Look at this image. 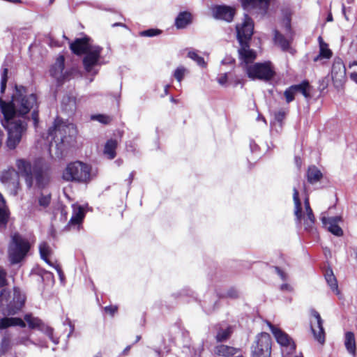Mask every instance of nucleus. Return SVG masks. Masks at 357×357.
<instances>
[{
    "instance_id": "1",
    "label": "nucleus",
    "mask_w": 357,
    "mask_h": 357,
    "mask_svg": "<svg viewBox=\"0 0 357 357\" xmlns=\"http://www.w3.org/2000/svg\"><path fill=\"white\" fill-rule=\"evenodd\" d=\"M236 38L240 47L238 50V58L245 64V68L257 58V52L250 49V41L254 33V21L248 14L243 16V22L236 25Z\"/></svg>"
},
{
    "instance_id": "2",
    "label": "nucleus",
    "mask_w": 357,
    "mask_h": 357,
    "mask_svg": "<svg viewBox=\"0 0 357 357\" xmlns=\"http://www.w3.org/2000/svg\"><path fill=\"white\" fill-rule=\"evenodd\" d=\"M2 112L4 116L3 126L8 130L6 144L10 149H14L20 142L22 133L26 130L27 124L20 119H16L17 110L13 100L10 103L2 107Z\"/></svg>"
},
{
    "instance_id": "3",
    "label": "nucleus",
    "mask_w": 357,
    "mask_h": 357,
    "mask_svg": "<svg viewBox=\"0 0 357 357\" xmlns=\"http://www.w3.org/2000/svg\"><path fill=\"white\" fill-rule=\"evenodd\" d=\"M13 100L17 107V112L22 115L27 114L31 109V119L35 128L38 126L39 123V102L38 96L36 93L27 95V89L22 85H15V92L13 96Z\"/></svg>"
},
{
    "instance_id": "4",
    "label": "nucleus",
    "mask_w": 357,
    "mask_h": 357,
    "mask_svg": "<svg viewBox=\"0 0 357 357\" xmlns=\"http://www.w3.org/2000/svg\"><path fill=\"white\" fill-rule=\"evenodd\" d=\"M92 167L84 162L76 160L69 162L62 172V179L66 182L88 184L92 180Z\"/></svg>"
},
{
    "instance_id": "5",
    "label": "nucleus",
    "mask_w": 357,
    "mask_h": 357,
    "mask_svg": "<svg viewBox=\"0 0 357 357\" xmlns=\"http://www.w3.org/2000/svg\"><path fill=\"white\" fill-rule=\"evenodd\" d=\"M31 250L29 241L20 233H14L10 238L8 248V257L11 264L20 263Z\"/></svg>"
},
{
    "instance_id": "6",
    "label": "nucleus",
    "mask_w": 357,
    "mask_h": 357,
    "mask_svg": "<svg viewBox=\"0 0 357 357\" xmlns=\"http://www.w3.org/2000/svg\"><path fill=\"white\" fill-rule=\"evenodd\" d=\"M25 297L18 291H15L12 300L10 292L3 289L0 294V312L3 315L17 314L24 305Z\"/></svg>"
},
{
    "instance_id": "7",
    "label": "nucleus",
    "mask_w": 357,
    "mask_h": 357,
    "mask_svg": "<svg viewBox=\"0 0 357 357\" xmlns=\"http://www.w3.org/2000/svg\"><path fill=\"white\" fill-rule=\"evenodd\" d=\"M245 73L252 80L259 79L266 82L271 80L275 75L274 66L270 61L257 62L247 66Z\"/></svg>"
},
{
    "instance_id": "8",
    "label": "nucleus",
    "mask_w": 357,
    "mask_h": 357,
    "mask_svg": "<svg viewBox=\"0 0 357 357\" xmlns=\"http://www.w3.org/2000/svg\"><path fill=\"white\" fill-rule=\"evenodd\" d=\"M51 174V167L43 159L39 158L34 161L32 175L37 188L40 190L46 188L50 183Z\"/></svg>"
},
{
    "instance_id": "9",
    "label": "nucleus",
    "mask_w": 357,
    "mask_h": 357,
    "mask_svg": "<svg viewBox=\"0 0 357 357\" xmlns=\"http://www.w3.org/2000/svg\"><path fill=\"white\" fill-rule=\"evenodd\" d=\"M47 135V139L51 137L50 143L54 142L56 146H59L65 143L70 135V126L57 117L54 119L53 126L49 128Z\"/></svg>"
},
{
    "instance_id": "10",
    "label": "nucleus",
    "mask_w": 357,
    "mask_h": 357,
    "mask_svg": "<svg viewBox=\"0 0 357 357\" xmlns=\"http://www.w3.org/2000/svg\"><path fill=\"white\" fill-rule=\"evenodd\" d=\"M271 337L266 332L257 336L255 344L252 345V357H270L271 353Z\"/></svg>"
},
{
    "instance_id": "11",
    "label": "nucleus",
    "mask_w": 357,
    "mask_h": 357,
    "mask_svg": "<svg viewBox=\"0 0 357 357\" xmlns=\"http://www.w3.org/2000/svg\"><path fill=\"white\" fill-rule=\"evenodd\" d=\"M15 166L17 169L18 176L24 178L26 185L29 189L33 187V165L31 162L24 158H18L15 161Z\"/></svg>"
},
{
    "instance_id": "12",
    "label": "nucleus",
    "mask_w": 357,
    "mask_h": 357,
    "mask_svg": "<svg viewBox=\"0 0 357 357\" xmlns=\"http://www.w3.org/2000/svg\"><path fill=\"white\" fill-rule=\"evenodd\" d=\"M102 50L103 48L100 46H93L91 47L89 52L84 54L85 56L82 59V63L86 72H91L93 68L98 65Z\"/></svg>"
},
{
    "instance_id": "13",
    "label": "nucleus",
    "mask_w": 357,
    "mask_h": 357,
    "mask_svg": "<svg viewBox=\"0 0 357 357\" xmlns=\"http://www.w3.org/2000/svg\"><path fill=\"white\" fill-rule=\"evenodd\" d=\"M346 67L340 57H335L331 68V77L334 84H341L346 79Z\"/></svg>"
},
{
    "instance_id": "14",
    "label": "nucleus",
    "mask_w": 357,
    "mask_h": 357,
    "mask_svg": "<svg viewBox=\"0 0 357 357\" xmlns=\"http://www.w3.org/2000/svg\"><path fill=\"white\" fill-rule=\"evenodd\" d=\"M0 181L8 185H13L15 193L20 188V181L16 170L13 167L3 170L0 174Z\"/></svg>"
},
{
    "instance_id": "15",
    "label": "nucleus",
    "mask_w": 357,
    "mask_h": 357,
    "mask_svg": "<svg viewBox=\"0 0 357 357\" xmlns=\"http://www.w3.org/2000/svg\"><path fill=\"white\" fill-rule=\"evenodd\" d=\"M91 38L85 35L81 38H75L70 43L69 48L74 54L77 56L83 55L91 49Z\"/></svg>"
},
{
    "instance_id": "16",
    "label": "nucleus",
    "mask_w": 357,
    "mask_h": 357,
    "mask_svg": "<svg viewBox=\"0 0 357 357\" xmlns=\"http://www.w3.org/2000/svg\"><path fill=\"white\" fill-rule=\"evenodd\" d=\"M212 11L215 19L224 20L227 22H232L236 15L235 8L227 5L215 6Z\"/></svg>"
},
{
    "instance_id": "17",
    "label": "nucleus",
    "mask_w": 357,
    "mask_h": 357,
    "mask_svg": "<svg viewBox=\"0 0 357 357\" xmlns=\"http://www.w3.org/2000/svg\"><path fill=\"white\" fill-rule=\"evenodd\" d=\"M310 313L311 315L314 317L317 324V330L315 329L312 325L310 326L312 333L314 339L319 343L323 344L325 342V331L323 326L324 321L321 317L320 314L314 309H312Z\"/></svg>"
},
{
    "instance_id": "18",
    "label": "nucleus",
    "mask_w": 357,
    "mask_h": 357,
    "mask_svg": "<svg viewBox=\"0 0 357 357\" xmlns=\"http://www.w3.org/2000/svg\"><path fill=\"white\" fill-rule=\"evenodd\" d=\"M39 252L40 257L43 260H44L49 266H52L56 269L59 275L61 277L63 275L61 267L59 264H54L49 259L50 255H51L52 250L47 242H42L39 245Z\"/></svg>"
},
{
    "instance_id": "19",
    "label": "nucleus",
    "mask_w": 357,
    "mask_h": 357,
    "mask_svg": "<svg viewBox=\"0 0 357 357\" xmlns=\"http://www.w3.org/2000/svg\"><path fill=\"white\" fill-rule=\"evenodd\" d=\"M271 0H240L242 8L244 10H250L258 9L266 12Z\"/></svg>"
},
{
    "instance_id": "20",
    "label": "nucleus",
    "mask_w": 357,
    "mask_h": 357,
    "mask_svg": "<svg viewBox=\"0 0 357 357\" xmlns=\"http://www.w3.org/2000/svg\"><path fill=\"white\" fill-rule=\"evenodd\" d=\"M85 217V212L82 206H78L73 209L72 217L66 226V229L70 230L72 227H77L82 224Z\"/></svg>"
},
{
    "instance_id": "21",
    "label": "nucleus",
    "mask_w": 357,
    "mask_h": 357,
    "mask_svg": "<svg viewBox=\"0 0 357 357\" xmlns=\"http://www.w3.org/2000/svg\"><path fill=\"white\" fill-rule=\"evenodd\" d=\"M321 222L324 227L336 236H342L343 230L337 225V218H326L322 216L321 218Z\"/></svg>"
},
{
    "instance_id": "22",
    "label": "nucleus",
    "mask_w": 357,
    "mask_h": 357,
    "mask_svg": "<svg viewBox=\"0 0 357 357\" xmlns=\"http://www.w3.org/2000/svg\"><path fill=\"white\" fill-rule=\"evenodd\" d=\"M119 142L116 139H109L107 140L103 148V155L108 160H113L116 157V149Z\"/></svg>"
},
{
    "instance_id": "23",
    "label": "nucleus",
    "mask_w": 357,
    "mask_h": 357,
    "mask_svg": "<svg viewBox=\"0 0 357 357\" xmlns=\"http://www.w3.org/2000/svg\"><path fill=\"white\" fill-rule=\"evenodd\" d=\"M192 22V15L189 11L180 12L175 19L174 25L178 29L187 27Z\"/></svg>"
},
{
    "instance_id": "24",
    "label": "nucleus",
    "mask_w": 357,
    "mask_h": 357,
    "mask_svg": "<svg viewBox=\"0 0 357 357\" xmlns=\"http://www.w3.org/2000/svg\"><path fill=\"white\" fill-rule=\"evenodd\" d=\"M318 40L319 43V54L314 58L313 61L317 62L323 59H330L333 56L332 50L328 48V45L324 41L321 36L319 37Z\"/></svg>"
},
{
    "instance_id": "25",
    "label": "nucleus",
    "mask_w": 357,
    "mask_h": 357,
    "mask_svg": "<svg viewBox=\"0 0 357 357\" xmlns=\"http://www.w3.org/2000/svg\"><path fill=\"white\" fill-rule=\"evenodd\" d=\"M271 331L278 344L284 347L291 344V339L286 333L273 326H271Z\"/></svg>"
},
{
    "instance_id": "26",
    "label": "nucleus",
    "mask_w": 357,
    "mask_h": 357,
    "mask_svg": "<svg viewBox=\"0 0 357 357\" xmlns=\"http://www.w3.org/2000/svg\"><path fill=\"white\" fill-rule=\"evenodd\" d=\"M14 326L24 328L26 324L23 319L19 317H3L0 319V329H5Z\"/></svg>"
},
{
    "instance_id": "27",
    "label": "nucleus",
    "mask_w": 357,
    "mask_h": 357,
    "mask_svg": "<svg viewBox=\"0 0 357 357\" xmlns=\"http://www.w3.org/2000/svg\"><path fill=\"white\" fill-rule=\"evenodd\" d=\"M24 322L27 323V325L30 329H38L43 331L45 327V324L43 321L38 317H33L31 313L26 314L24 316Z\"/></svg>"
},
{
    "instance_id": "28",
    "label": "nucleus",
    "mask_w": 357,
    "mask_h": 357,
    "mask_svg": "<svg viewBox=\"0 0 357 357\" xmlns=\"http://www.w3.org/2000/svg\"><path fill=\"white\" fill-rule=\"evenodd\" d=\"M306 177L309 183L314 184L322 178L323 174L315 165H311L307 168Z\"/></svg>"
},
{
    "instance_id": "29",
    "label": "nucleus",
    "mask_w": 357,
    "mask_h": 357,
    "mask_svg": "<svg viewBox=\"0 0 357 357\" xmlns=\"http://www.w3.org/2000/svg\"><path fill=\"white\" fill-rule=\"evenodd\" d=\"M238 351V349L225 345V344H220L215 347L214 352L215 355L218 356H222V357H231L235 355Z\"/></svg>"
},
{
    "instance_id": "30",
    "label": "nucleus",
    "mask_w": 357,
    "mask_h": 357,
    "mask_svg": "<svg viewBox=\"0 0 357 357\" xmlns=\"http://www.w3.org/2000/svg\"><path fill=\"white\" fill-rule=\"evenodd\" d=\"M293 200L294 202V215L298 222H301L303 218L302 205L299 192L296 188L293 189Z\"/></svg>"
},
{
    "instance_id": "31",
    "label": "nucleus",
    "mask_w": 357,
    "mask_h": 357,
    "mask_svg": "<svg viewBox=\"0 0 357 357\" xmlns=\"http://www.w3.org/2000/svg\"><path fill=\"white\" fill-rule=\"evenodd\" d=\"M64 61L65 59L63 56H59L57 58L56 62L50 70V73L52 77L57 78L62 74L65 67Z\"/></svg>"
},
{
    "instance_id": "32",
    "label": "nucleus",
    "mask_w": 357,
    "mask_h": 357,
    "mask_svg": "<svg viewBox=\"0 0 357 357\" xmlns=\"http://www.w3.org/2000/svg\"><path fill=\"white\" fill-rule=\"evenodd\" d=\"M344 345L350 354H356L357 347L356 345L355 335L353 332L348 331L345 333Z\"/></svg>"
},
{
    "instance_id": "33",
    "label": "nucleus",
    "mask_w": 357,
    "mask_h": 357,
    "mask_svg": "<svg viewBox=\"0 0 357 357\" xmlns=\"http://www.w3.org/2000/svg\"><path fill=\"white\" fill-rule=\"evenodd\" d=\"M324 276L331 290L335 291L336 294H339L337 281L333 274V270L331 268L326 269Z\"/></svg>"
},
{
    "instance_id": "34",
    "label": "nucleus",
    "mask_w": 357,
    "mask_h": 357,
    "mask_svg": "<svg viewBox=\"0 0 357 357\" xmlns=\"http://www.w3.org/2000/svg\"><path fill=\"white\" fill-rule=\"evenodd\" d=\"M294 91L296 93H301L305 98H310V85L307 80H303L298 84L293 85Z\"/></svg>"
},
{
    "instance_id": "35",
    "label": "nucleus",
    "mask_w": 357,
    "mask_h": 357,
    "mask_svg": "<svg viewBox=\"0 0 357 357\" xmlns=\"http://www.w3.org/2000/svg\"><path fill=\"white\" fill-rule=\"evenodd\" d=\"M274 39L283 51H287L290 48L289 40L278 31H275Z\"/></svg>"
},
{
    "instance_id": "36",
    "label": "nucleus",
    "mask_w": 357,
    "mask_h": 357,
    "mask_svg": "<svg viewBox=\"0 0 357 357\" xmlns=\"http://www.w3.org/2000/svg\"><path fill=\"white\" fill-rule=\"evenodd\" d=\"M62 105L65 110L74 111L76 109V98L66 96L62 100Z\"/></svg>"
},
{
    "instance_id": "37",
    "label": "nucleus",
    "mask_w": 357,
    "mask_h": 357,
    "mask_svg": "<svg viewBox=\"0 0 357 357\" xmlns=\"http://www.w3.org/2000/svg\"><path fill=\"white\" fill-rule=\"evenodd\" d=\"M10 218V211L6 208L0 207V230L5 229Z\"/></svg>"
},
{
    "instance_id": "38",
    "label": "nucleus",
    "mask_w": 357,
    "mask_h": 357,
    "mask_svg": "<svg viewBox=\"0 0 357 357\" xmlns=\"http://www.w3.org/2000/svg\"><path fill=\"white\" fill-rule=\"evenodd\" d=\"M232 333V328L231 326H228L226 329L220 328L215 336L217 342H223L229 338Z\"/></svg>"
},
{
    "instance_id": "39",
    "label": "nucleus",
    "mask_w": 357,
    "mask_h": 357,
    "mask_svg": "<svg viewBox=\"0 0 357 357\" xmlns=\"http://www.w3.org/2000/svg\"><path fill=\"white\" fill-rule=\"evenodd\" d=\"M218 297L220 299L227 298L231 299H237L239 297V292L235 287H231L227 290L226 294H218Z\"/></svg>"
},
{
    "instance_id": "40",
    "label": "nucleus",
    "mask_w": 357,
    "mask_h": 357,
    "mask_svg": "<svg viewBox=\"0 0 357 357\" xmlns=\"http://www.w3.org/2000/svg\"><path fill=\"white\" fill-rule=\"evenodd\" d=\"M188 56L195 61L199 66L202 67H206V63L204 61V59L199 56L196 52L190 51L188 53Z\"/></svg>"
},
{
    "instance_id": "41",
    "label": "nucleus",
    "mask_w": 357,
    "mask_h": 357,
    "mask_svg": "<svg viewBox=\"0 0 357 357\" xmlns=\"http://www.w3.org/2000/svg\"><path fill=\"white\" fill-rule=\"evenodd\" d=\"M187 73L188 70L183 66H179L174 70V77L178 82H181Z\"/></svg>"
},
{
    "instance_id": "42",
    "label": "nucleus",
    "mask_w": 357,
    "mask_h": 357,
    "mask_svg": "<svg viewBox=\"0 0 357 357\" xmlns=\"http://www.w3.org/2000/svg\"><path fill=\"white\" fill-rule=\"evenodd\" d=\"M294 86L293 85L288 87L284 92V96L285 98L287 103H290L295 98L296 92L294 91Z\"/></svg>"
},
{
    "instance_id": "43",
    "label": "nucleus",
    "mask_w": 357,
    "mask_h": 357,
    "mask_svg": "<svg viewBox=\"0 0 357 357\" xmlns=\"http://www.w3.org/2000/svg\"><path fill=\"white\" fill-rule=\"evenodd\" d=\"M92 119L96 120L102 124L107 125L112 122V117L106 114H96L92 116Z\"/></svg>"
},
{
    "instance_id": "44",
    "label": "nucleus",
    "mask_w": 357,
    "mask_h": 357,
    "mask_svg": "<svg viewBox=\"0 0 357 357\" xmlns=\"http://www.w3.org/2000/svg\"><path fill=\"white\" fill-rule=\"evenodd\" d=\"M162 31L158 29H149L139 32V36L143 37H153L160 35Z\"/></svg>"
},
{
    "instance_id": "45",
    "label": "nucleus",
    "mask_w": 357,
    "mask_h": 357,
    "mask_svg": "<svg viewBox=\"0 0 357 357\" xmlns=\"http://www.w3.org/2000/svg\"><path fill=\"white\" fill-rule=\"evenodd\" d=\"M52 199L51 195H45L41 194V195L38 197V204L40 206L43 208H47L50 204Z\"/></svg>"
},
{
    "instance_id": "46",
    "label": "nucleus",
    "mask_w": 357,
    "mask_h": 357,
    "mask_svg": "<svg viewBox=\"0 0 357 357\" xmlns=\"http://www.w3.org/2000/svg\"><path fill=\"white\" fill-rule=\"evenodd\" d=\"M0 349L2 350V352L5 354L11 349V342L8 337L5 336L2 338Z\"/></svg>"
},
{
    "instance_id": "47",
    "label": "nucleus",
    "mask_w": 357,
    "mask_h": 357,
    "mask_svg": "<svg viewBox=\"0 0 357 357\" xmlns=\"http://www.w3.org/2000/svg\"><path fill=\"white\" fill-rule=\"evenodd\" d=\"M105 313L109 314L110 317H114L116 313H117L119 310V307L116 305H109L108 306H105L103 308Z\"/></svg>"
},
{
    "instance_id": "48",
    "label": "nucleus",
    "mask_w": 357,
    "mask_h": 357,
    "mask_svg": "<svg viewBox=\"0 0 357 357\" xmlns=\"http://www.w3.org/2000/svg\"><path fill=\"white\" fill-rule=\"evenodd\" d=\"M286 115L287 112H285L284 109H280L279 111L274 113V119L277 122L282 125L284 119L286 117Z\"/></svg>"
},
{
    "instance_id": "49",
    "label": "nucleus",
    "mask_w": 357,
    "mask_h": 357,
    "mask_svg": "<svg viewBox=\"0 0 357 357\" xmlns=\"http://www.w3.org/2000/svg\"><path fill=\"white\" fill-rule=\"evenodd\" d=\"M6 275V271L3 268L0 267V288L7 284Z\"/></svg>"
},
{
    "instance_id": "50",
    "label": "nucleus",
    "mask_w": 357,
    "mask_h": 357,
    "mask_svg": "<svg viewBox=\"0 0 357 357\" xmlns=\"http://www.w3.org/2000/svg\"><path fill=\"white\" fill-rule=\"evenodd\" d=\"M7 75H8V69L7 68H4L3 74H2V76H1V91L5 90V89H6V83H7V79H8Z\"/></svg>"
},
{
    "instance_id": "51",
    "label": "nucleus",
    "mask_w": 357,
    "mask_h": 357,
    "mask_svg": "<svg viewBox=\"0 0 357 357\" xmlns=\"http://www.w3.org/2000/svg\"><path fill=\"white\" fill-rule=\"evenodd\" d=\"M45 334L49 337V338L55 343H57L56 341L54 340V330L52 328L45 326L44 329Z\"/></svg>"
},
{
    "instance_id": "52",
    "label": "nucleus",
    "mask_w": 357,
    "mask_h": 357,
    "mask_svg": "<svg viewBox=\"0 0 357 357\" xmlns=\"http://www.w3.org/2000/svg\"><path fill=\"white\" fill-rule=\"evenodd\" d=\"M314 223H311L310 220L304 219L305 229L307 231H312Z\"/></svg>"
},
{
    "instance_id": "53",
    "label": "nucleus",
    "mask_w": 357,
    "mask_h": 357,
    "mask_svg": "<svg viewBox=\"0 0 357 357\" xmlns=\"http://www.w3.org/2000/svg\"><path fill=\"white\" fill-rule=\"evenodd\" d=\"M227 79H228V77H227V73H224L222 75H221L218 79V82L221 85H224L225 84L227 83Z\"/></svg>"
},
{
    "instance_id": "54",
    "label": "nucleus",
    "mask_w": 357,
    "mask_h": 357,
    "mask_svg": "<svg viewBox=\"0 0 357 357\" xmlns=\"http://www.w3.org/2000/svg\"><path fill=\"white\" fill-rule=\"evenodd\" d=\"M306 213H307V216H306L305 219L310 220L311 223H314L315 222V217L313 213V211L306 212Z\"/></svg>"
},
{
    "instance_id": "55",
    "label": "nucleus",
    "mask_w": 357,
    "mask_h": 357,
    "mask_svg": "<svg viewBox=\"0 0 357 357\" xmlns=\"http://www.w3.org/2000/svg\"><path fill=\"white\" fill-rule=\"evenodd\" d=\"M304 206H305V208L306 212L312 211V209L310 207V201H309V197H306L305 198Z\"/></svg>"
},
{
    "instance_id": "56",
    "label": "nucleus",
    "mask_w": 357,
    "mask_h": 357,
    "mask_svg": "<svg viewBox=\"0 0 357 357\" xmlns=\"http://www.w3.org/2000/svg\"><path fill=\"white\" fill-rule=\"evenodd\" d=\"M274 268L277 273L282 278V279L284 280L286 276L284 272L278 266H275Z\"/></svg>"
},
{
    "instance_id": "57",
    "label": "nucleus",
    "mask_w": 357,
    "mask_h": 357,
    "mask_svg": "<svg viewBox=\"0 0 357 357\" xmlns=\"http://www.w3.org/2000/svg\"><path fill=\"white\" fill-rule=\"evenodd\" d=\"M350 78L352 81H354L356 84H357V73L354 72L350 74Z\"/></svg>"
},
{
    "instance_id": "58",
    "label": "nucleus",
    "mask_w": 357,
    "mask_h": 357,
    "mask_svg": "<svg viewBox=\"0 0 357 357\" xmlns=\"http://www.w3.org/2000/svg\"><path fill=\"white\" fill-rule=\"evenodd\" d=\"M285 28H286V30L288 31H291L290 19L287 20V23L285 24Z\"/></svg>"
},
{
    "instance_id": "59",
    "label": "nucleus",
    "mask_w": 357,
    "mask_h": 357,
    "mask_svg": "<svg viewBox=\"0 0 357 357\" xmlns=\"http://www.w3.org/2000/svg\"><path fill=\"white\" fill-rule=\"evenodd\" d=\"M131 348V346H127L123 351V355H127L128 353L129 352L130 349Z\"/></svg>"
},
{
    "instance_id": "60",
    "label": "nucleus",
    "mask_w": 357,
    "mask_h": 357,
    "mask_svg": "<svg viewBox=\"0 0 357 357\" xmlns=\"http://www.w3.org/2000/svg\"><path fill=\"white\" fill-rule=\"evenodd\" d=\"M3 131L0 129V148L2 146V142H3Z\"/></svg>"
},
{
    "instance_id": "61",
    "label": "nucleus",
    "mask_w": 357,
    "mask_h": 357,
    "mask_svg": "<svg viewBox=\"0 0 357 357\" xmlns=\"http://www.w3.org/2000/svg\"><path fill=\"white\" fill-rule=\"evenodd\" d=\"M327 21L328 22H331V21H333V16H332V14L330 13L328 17H327Z\"/></svg>"
},
{
    "instance_id": "62",
    "label": "nucleus",
    "mask_w": 357,
    "mask_h": 357,
    "mask_svg": "<svg viewBox=\"0 0 357 357\" xmlns=\"http://www.w3.org/2000/svg\"><path fill=\"white\" fill-rule=\"evenodd\" d=\"M140 339H141V336L140 335H137V337H136L135 342H138Z\"/></svg>"
},
{
    "instance_id": "63",
    "label": "nucleus",
    "mask_w": 357,
    "mask_h": 357,
    "mask_svg": "<svg viewBox=\"0 0 357 357\" xmlns=\"http://www.w3.org/2000/svg\"><path fill=\"white\" fill-rule=\"evenodd\" d=\"M94 357H102V355L100 353H99L97 355H96Z\"/></svg>"
},
{
    "instance_id": "64",
    "label": "nucleus",
    "mask_w": 357,
    "mask_h": 357,
    "mask_svg": "<svg viewBox=\"0 0 357 357\" xmlns=\"http://www.w3.org/2000/svg\"><path fill=\"white\" fill-rule=\"evenodd\" d=\"M5 354V353L2 352V350L0 349V356Z\"/></svg>"
}]
</instances>
